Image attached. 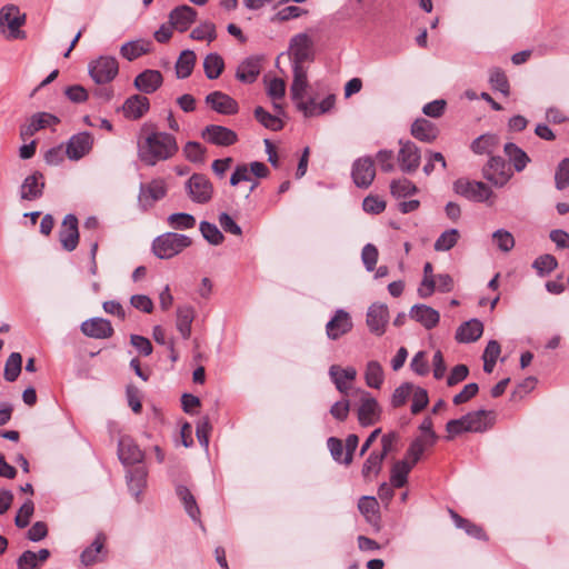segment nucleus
<instances>
[{
	"label": "nucleus",
	"mask_w": 569,
	"mask_h": 569,
	"mask_svg": "<svg viewBox=\"0 0 569 569\" xmlns=\"http://www.w3.org/2000/svg\"><path fill=\"white\" fill-rule=\"evenodd\" d=\"M142 130L144 137L138 144V157L144 164L153 167L177 153L178 143L172 134L157 131L153 126L148 124Z\"/></svg>",
	"instance_id": "1"
},
{
	"label": "nucleus",
	"mask_w": 569,
	"mask_h": 569,
	"mask_svg": "<svg viewBox=\"0 0 569 569\" xmlns=\"http://www.w3.org/2000/svg\"><path fill=\"white\" fill-rule=\"evenodd\" d=\"M495 412L491 410H477L465 415L459 419L447 422L448 439L462 432H485L493 425Z\"/></svg>",
	"instance_id": "2"
},
{
	"label": "nucleus",
	"mask_w": 569,
	"mask_h": 569,
	"mask_svg": "<svg viewBox=\"0 0 569 569\" xmlns=\"http://www.w3.org/2000/svg\"><path fill=\"white\" fill-rule=\"evenodd\" d=\"M191 243V239L186 234L166 232L153 240L152 251L159 259H170L190 247Z\"/></svg>",
	"instance_id": "3"
},
{
	"label": "nucleus",
	"mask_w": 569,
	"mask_h": 569,
	"mask_svg": "<svg viewBox=\"0 0 569 569\" xmlns=\"http://www.w3.org/2000/svg\"><path fill=\"white\" fill-rule=\"evenodd\" d=\"M26 16L20 13L17 6L9 4L0 10V30L8 39H24L26 33L20 28Z\"/></svg>",
	"instance_id": "4"
},
{
	"label": "nucleus",
	"mask_w": 569,
	"mask_h": 569,
	"mask_svg": "<svg viewBox=\"0 0 569 569\" xmlns=\"http://www.w3.org/2000/svg\"><path fill=\"white\" fill-rule=\"evenodd\" d=\"M288 54L292 66H303L313 60V41L305 32L293 36L289 43Z\"/></svg>",
	"instance_id": "5"
},
{
	"label": "nucleus",
	"mask_w": 569,
	"mask_h": 569,
	"mask_svg": "<svg viewBox=\"0 0 569 569\" xmlns=\"http://www.w3.org/2000/svg\"><path fill=\"white\" fill-rule=\"evenodd\" d=\"M88 71L96 83L104 84L116 78L119 66L116 58L102 56L89 63Z\"/></svg>",
	"instance_id": "6"
},
{
	"label": "nucleus",
	"mask_w": 569,
	"mask_h": 569,
	"mask_svg": "<svg viewBox=\"0 0 569 569\" xmlns=\"http://www.w3.org/2000/svg\"><path fill=\"white\" fill-rule=\"evenodd\" d=\"M483 177L495 187H503L513 176L512 170L500 156H490L482 169Z\"/></svg>",
	"instance_id": "7"
},
{
	"label": "nucleus",
	"mask_w": 569,
	"mask_h": 569,
	"mask_svg": "<svg viewBox=\"0 0 569 569\" xmlns=\"http://www.w3.org/2000/svg\"><path fill=\"white\" fill-rule=\"evenodd\" d=\"M186 190L191 201L207 203L213 194V186L202 173H193L186 182Z\"/></svg>",
	"instance_id": "8"
},
{
	"label": "nucleus",
	"mask_w": 569,
	"mask_h": 569,
	"mask_svg": "<svg viewBox=\"0 0 569 569\" xmlns=\"http://www.w3.org/2000/svg\"><path fill=\"white\" fill-rule=\"evenodd\" d=\"M355 392L360 395V406L357 410L359 423L362 427H368L378 422L381 415L378 401L365 390L357 389Z\"/></svg>",
	"instance_id": "9"
},
{
	"label": "nucleus",
	"mask_w": 569,
	"mask_h": 569,
	"mask_svg": "<svg viewBox=\"0 0 569 569\" xmlns=\"http://www.w3.org/2000/svg\"><path fill=\"white\" fill-rule=\"evenodd\" d=\"M453 189L458 194L477 202H483L492 196V190L485 182L463 178L455 182Z\"/></svg>",
	"instance_id": "10"
},
{
	"label": "nucleus",
	"mask_w": 569,
	"mask_h": 569,
	"mask_svg": "<svg viewBox=\"0 0 569 569\" xmlns=\"http://www.w3.org/2000/svg\"><path fill=\"white\" fill-rule=\"evenodd\" d=\"M167 194V184L163 179L157 178L148 183H141L138 201L143 210L151 208Z\"/></svg>",
	"instance_id": "11"
},
{
	"label": "nucleus",
	"mask_w": 569,
	"mask_h": 569,
	"mask_svg": "<svg viewBox=\"0 0 569 569\" xmlns=\"http://www.w3.org/2000/svg\"><path fill=\"white\" fill-rule=\"evenodd\" d=\"M351 177L358 188H369L376 177L373 159L369 156L358 158L352 164Z\"/></svg>",
	"instance_id": "12"
},
{
	"label": "nucleus",
	"mask_w": 569,
	"mask_h": 569,
	"mask_svg": "<svg viewBox=\"0 0 569 569\" xmlns=\"http://www.w3.org/2000/svg\"><path fill=\"white\" fill-rule=\"evenodd\" d=\"M400 149L398 151L397 160L400 170L405 173H413L420 166V150L412 141H399Z\"/></svg>",
	"instance_id": "13"
},
{
	"label": "nucleus",
	"mask_w": 569,
	"mask_h": 569,
	"mask_svg": "<svg viewBox=\"0 0 569 569\" xmlns=\"http://www.w3.org/2000/svg\"><path fill=\"white\" fill-rule=\"evenodd\" d=\"M93 146V137L90 132L83 131L73 134L67 142L66 154L70 160L78 161L87 156Z\"/></svg>",
	"instance_id": "14"
},
{
	"label": "nucleus",
	"mask_w": 569,
	"mask_h": 569,
	"mask_svg": "<svg viewBox=\"0 0 569 569\" xmlns=\"http://www.w3.org/2000/svg\"><path fill=\"white\" fill-rule=\"evenodd\" d=\"M353 323L351 316L343 309L335 311L331 319L326 325V333L330 340H338L352 330Z\"/></svg>",
	"instance_id": "15"
},
{
	"label": "nucleus",
	"mask_w": 569,
	"mask_h": 569,
	"mask_svg": "<svg viewBox=\"0 0 569 569\" xmlns=\"http://www.w3.org/2000/svg\"><path fill=\"white\" fill-rule=\"evenodd\" d=\"M389 321L388 307L385 303H372L367 311L366 323L371 333L382 336Z\"/></svg>",
	"instance_id": "16"
},
{
	"label": "nucleus",
	"mask_w": 569,
	"mask_h": 569,
	"mask_svg": "<svg viewBox=\"0 0 569 569\" xmlns=\"http://www.w3.org/2000/svg\"><path fill=\"white\" fill-rule=\"evenodd\" d=\"M44 187V176L40 171H34L22 181L20 198L28 201L37 200L42 197Z\"/></svg>",
	"instance_id": "17"
},
{
	"label": "nucleus",
	"mask_w": 569,
	"mask_h": 569,
	"mask_svg": "<svg viewBox=\"0 0 569 569\" xmlns=\"http://www.w3.org/2000/svg\"><path fill=\"white\" fill-rule=\"evenodd\" d=\"M202 138L212 144L228 147L237 141L238 136L227 127L210 124L202 131Z\"/></svg>",
	"instance_id": "18"
},
{
	"label": "nucleus",
	"mask_w": 569,
	"mask_h": 569,
	"mask_svg": "<svg viewBox=\"0 0 569 569\" xmlns=\"http://www.w3.org/2000/svg\"><path fill=\"white\" fill-rule=\"evenodd\" d=\"M60 242L67 251H73L79 242L78 219L74 214H67L59 232Z\"/></svg>",
	"instance_id": "19"
},
{
	"label": "nucleus",
	"mask_w": 569,
	"mask_h": 569,
	"mask_svg": "<svg viewBox=\"0 0 569 569\" xmlns=\"http://www.w3.org/2000/svg\"><path fill=\"white\" fill-rule=\"evenodd\" d=\"M84 336L93 339H107L113 335L111 322L103 318H91L81 323Z\"/></svg>",
	"instance_id": "20"
},
{
	"label": "nucleus",
	"mask_w": 569,
	"mask_h": 569,
	"mask_svg": "<svg viewBox=\"0 0 569 569\" xmlns=\"http://www.w3.org/2000/svg\"><path fill=\"white\" fill-rule=\"evenodd\" d=\"M197 18V11L187 6H179L174 8L169 14V22L173 29L179 32H184L194 22Z\"/></svg>",
	"instance_id": "21"
},
{
	"label": "nucleus",
	"mask_w": 569,
	"mask_h": 569,
	"mask_svg": "<svg viewBox=\"0 0 569 569\" xmlns=\"http://www.w3.org/2000/svg\"><path fill=\"white\" fill-rule=\"evenodd\" d=\"M118 456L126 466L139 463L143 460L144 453L130 438L123 437L119 440Z\"/></svg>",
	"instance_id": "22"
},
{
	"label": "nucleus",
	"mask_w": 569,
	"mask_h": 569,
	"mask_svg": "<svg viewBox=\"0 0 569 569\" xmlns=\"http://www.w3.org/2000/svg\"><path fill=\"white\" fill-rule=\"evenodd\" d=\"M162 82L163 77L160 71L147 69L136 77L133 84L139 91L150 94L157 91Z\"/></svg>",
	"instance_id": "23"
},
{
	"label": "nucleus",
	"mask_w": 569,
	"mask_h": 569,
	"mask_svg": "<svg viewBox=\"0 0 569 569\" xmlns=\"http://www.w3.org/2000/svg\"><path fill=\"white\" fill-rule=\"evenodd\" d=\"M206 102L210 104L214 111L221 114H234L238 112L237 101L221 91H213L209 93L206 98Z\"/></svg>",
	"instance_id": "24"
},
{
	"label": "nucleus",
	"mask_w": 569,
	"mask_h": 569,
	"mask_svg": "<svg viewBox=\"0 0 569 569\" xmlns=\"http://www.w3.org/2000/svg\"><path fill=\"white\" fill-rule=\"evenodd\" d=\"M409 315L428 330L435 328L440 320L439 312L427 305H415Z\"/></svg>",
	"instance_id": "25"
},
{
	"label": "nucleus",
	"mask_w": 569,
	"mask_h": 569,
	"mask_svg": "<svg viewBox=\"0 0 569 569\" xmlns=\"http://www.w3.org/2000/svg\"><path fill=\"white\" fill-rule=\"evenodd\" d=\"M150 108L149 99L144 96L133 94L129 97L122 107L123 113L129 119H140Z\"/></svg>",
	"instance_id": "26"
},
{
	"label": "nucleus",
	"mask_w": 569,
	"mask_h": 569,
	"mask_svg": "<svg viewBox=\"0 0 569 569\" xmlns=\"http://www.w3.org/2000/svg\"><path fill=\"white\" fill-rule=\"evenodd\" d=\"M483 332V325L478 319L463 322L456 332V339L462 343L477 341Z\"/></svg>",
	"instance_id": "27"
},
{
	"label": "nucleus",
	"mask_w": 569,
	"mask_h": 569,
	"mask_svg": "<svg viewBox=\"0 0 569 569\" xmlns=\"http://www.w3.org/2000/svg\"><path fill=\"white\" fill-rule=\"evenodd\" d=\"M196 311L190 305L179 306L177 308L176 327L183 339L191 336V325L194 320Z\"/></svg>",
	"instance_id": "28"
},
{
	"label": "nucleus",
	"mask_w": 569,
	"mask_h": 569,
	"mask_svg": "<svg viewBox=\"0 0 569 569\" xmlns=\"http://www.w3.org/2000/svg\"><path fill=\"white\" fill-rule=\"evenodd\" d=\"M293 79L290 86V94L292 100L306 97L309 87L307 68L305 66H292Z\"/></svg>",
	"instance_id": "29"
},
{
	"label": "nucleus",
	"mask_w": 569,
	"mask_h": 569,
	"mask_svg": "<svg viewBox=\"0 0 569 569\" xmlns=\"http://www.w3.org/2000/svg\"><path fill=\"white\" fill-rule=\"evenodd\" d=\"M260 73V60L250 57L242 61L236 72V78L244 83H252L257 80Z\"/></svg>",
	"instance_id": "30"
},
{
	"label": "nucleus",
	"mask_w": 569,
	"mask_h": 569,
	"mask_svg": "<svg viewBox=\"0 0 569 569\" xmlns=\"http://www.w3.org/2000/svg\"><path fill=\"white\" fill-rule=\"evenodd\" d=\"M411 134L420 141L432 142L438 136V130L429 120L418 119L411 126Z\"/></svg>",
	"instance_id": "31"
},
{
	"label": "nucleus",
	"mask_w": 569,
	"mask_h": 569,
	"mask_svg": "<svg viewBox=\"0 0 569 569\" xmlns=\"http://www.w3.org/2000/svg\"><path fill=\"white\" fill-rule=\"evenodd\" d=\"M147 470L143 467H137L128 470L127 482L130 492L138 499L147 485Z\"/></svg>",
	"instance_id": "32"
},
{
	"label": "nucleus",
	"mask_w": 569,
	"mask_h": 569,
	"mask_svg": "<svg viewBox=\"0 0 569 569\" xmlns=\"http://www.w3.org/2000/svg\"><path fill=\"white\" fill-rule=\"evenodd\" d=\"M503 151L517 172L523 171L527 164L530 162L529 156L512 142L506 143Z\"/></svg>",
	"instance_id": "33"
},
{
	"label": "nucleus",
	"mask_w": 569,
	"mask_h": 569,
	"mask_svg": "<svg viewBox=\"0 0 569 569\" xmlns=\"http://www.w3.org/2000/svg\"><path fill=\"white\" fill-rule=\"evenodd\" d=\"M151 42L148 40L139 39L126 42L120 48L121 56L128 61H133L137 58L150 51Z\"/></svg>",
	"instance_id": "34"
},
{
	"label": "nucleus",
	"mask_w": 569,
	"mask_h": 569,
	"mask_svg": "<svg viewBox=\"0 0 569 569\" xmlns=\"http://www.w3.org/2000/svg\"><path fill=\"white\" fill-rule=\"evenodd\" d=\"M176 493L179 497L180 501L182 502L184 510L189 515V517L194 521H200V510L197 505L196 498L191 493V491L187 487L178 485L176 487Z\"/></svg>",
	"instance_id": "35"
},
{
	"label": "nucleus",
	"mask_w": 569,
	"mask_h": 569,
	"mask_svg": "<svg viewBox=\"0 0 569 569\" xmlns=\"http://www.w3.org/2000/svg\"><path fill=\"white\" fill-rule=\"evenodd\" d=\"M104 541L106 536L99 532L92 543L82 551L80 559L84 566H91L100 560L99 555L103 550Z\"/></svg>",
	"instance_id": "36"
},
{
	"label": "nucleus",
	"mask_w": 569,
	"mask_h": 569,
	"mask_svg": "<svg viewBox=\"0 0 569 569\" xmlns=\"http://www.w3.org/2000/svg\"><path fill=\"white\" fill-rule=\"evenodd\" d=\"M412 463L403 459L397 461L391 468L390 482L395 488L403 487L408 481V475L412 469Z\"/></svg>",
	"instance_id": "37"
},
{
	"label": "nucleus",
	"mask_w": 569,
	"mask_h": 569,
	"mask_svg": "<svg viewBox=\"0 0 569 569\" xmlns=\"http://www.w3.org/2000/svg\"><path fill=\"white\" fill-rule=\"evenodd\" d=\"M383 380H385V373H383L382 366L376 360L369 361L366 365V370H365L366 385L369 388L380 389V387L383 383Z\"/></svg>",
	"instance_id": "38"
},
{
	"label": "nucleus",
	"mask_w": 569,
	"mask_h": 569,
	"mask_svg": "<svg viewBox=\"0 0 569 569\" xmlns=\"http://www.w3.org/2000/svg\"><path fill=\"white\" fill-rule=\"evenodd\" d=\"M499 144V138L496 134L486 133L475 139L470 146L477 154H491Z\"/></svg>",
	"instance_id": "39"
},
{
	"label": "nucleus",
	"mask_w": 569,
	"mask_h": 569,
	"mask_svg": "<svg viewBox=\"0 0 569 569\" xmlns=\"http://www.w3.org/2000/svg\"><path fill=\"white\" fill-rule=\"evenodd\" d=\"M196 63V54L191 50L181 52L176 63V73L179 79L188 78L193 70Z\"/></svg>",
	"instance_id": "40"
},
{
	"label": "nucleus",
	"mask_w": 569,
	"mask_h": 569,
	"mask_svg": "<svg viewBox=\"0 0 569 569\" xmlns=\"http://www.w3.org/2000/svg\"><path fill=\"white\" fill-rule=\"evenodd\" d=\"M224 61L218 53H209L203 60V70L208 79H217L223 71Z\"/></svg>",
	"instance_id": "41"
},
{
	"label": "nucleus",
	"mask_w": 569,
	"mask_h": 569,
	"mask_svg": "<svg viewBox=\"0 0 569 569\" xmlns=\"http://www.w3.org/2000/svg\"><path fill=\"white\" fill-rule=\"evenodd\" d=\"M251 171L250 169H248V167L246 164H239L236 167L233 173L231 174V178H230V183L231 186H237L239 184L241 181H248V182H251L250 187L248 188V191L246 193V197L248 198L250 196V193L256 189V187L258 186V181H256L254 179H252L251 177Z\"/></svg>",
	"instance_id": "42"
},
{
	"label": "nucleus",
	"mask_w": 569,
	"mask_h": 569,
	"mask_svg": "<svg viewBox=\"0 0 569 569\" xmlns=\"http://www.w3.org/2000/svg\"><path fill=\"white\" fill-rule=\"evenodd\" d=\"M22 357L19 352H12L6 361L4 379L9 382L17 380L21 372Z\"/></svg>",
	"instance_id": "43"
},
{
	"label": "nucleus",
	"mask_w": 569,
	"mask_h": 569,
	"mask_svg": "<svg viewBox=\"0 0 569 569\" xmlns=\"http://www.w3.org/2000/svg\"><path fill=\"white\" fill-rule=\"evenodd\" d=\"M385 460L383 455H380L377 451H372L368 458L366 459L362 466V476L365 478H371L372 476H377L382 467V462Z\"/></svg>",
	"instance_id": "44"
},
{
	"label": "nucleus",
	"mask_w": 569,
	"mask_h": 569,
	"mask_svg": "<svg viewBox=\"0 0 569 569\" xmlns=\"http://www.w3.org/2000/svg\"><path fill=\"white\" fill-rule=\"evenodd\" d=\"M391 194L398 199L409 197L417 192V187L408 179L392 180L390 183Z\"/></svg>",
	"instance_id": "45"
},
{
	"label": "nucleus",
	"mask_w": 569,
	"mask_h": 569,
	"mask_svg": "<svg viewBox=\"0 0 569 569\" xmlns=\"http://www.w3.org/2000/svg\"><path fill=\"white\" fill-rule=\"evenodd\" d=\"M267 93H268V96L273 101L282 99L284 97V93H286V82H284V80L280 79V78L272 79L268 83ZM273 107L278 111V113H282L283 112L282 107L279 103L273 102Z\"/></svg>",
	"instance_id": "46"
},
{
	"label": "nucleus",
	"mask_w": 569,
	"mask_h": 569,
	"mask_svg": "<svg viewBox=\"0 0 569 569\" xmlns=\"http://www.w3.org/2000/svg\"><path fill=\"white\" fill-rule=\"evenodd\" d=\"M378 507V501L372 496H362L358 502V509L360 513L369 522H372L377 519Z\"/></svg>",
	"instance_id": "47"
},
{
	"label": "nucleus",
	"mask_w": 569,
	"mask_h": 569,
	"mask_svg": "<svg viewBox=\"0 0 569 569\" xmlns=\"http://www.w3.org/2000/svg\"><path fill=\"white\" fill-rule=\"evenodd\" d=\"M433 445H429L428 440L425 438L417 437L409 446L407 450L406 459H410L409 463L415 466L422 457L423 452L432 447Z\"/></svg>",
	"instance_id": "48"
},
{
	"label": "nucleus",
	"mask_w": 569,
	"mask_h": 569,
	"mask_svg": "<svg viewBox=\"0 0 569 569\" xmlns=\"http://www.w3.org/2000/svg\"><path fill=\"white\" fill-rule=\"evenodd\" d=\"M167 221L172 229L177 230H187L196 226V218L186 212L172 213L168 217Z\"/></svg>",
	"instance_id": "49"
},
{
	"label": "nucleus",
	"mask_w": 569,
	"mask_h": 569,
	"mask_svg": "<svg viewBox=\"0 0 569 569\" xmlns=\"http://www.w3.org/2000/svg\"><path fill=\"white\" fill-rule=\"evenodd\" d=\"M254 117L267 129L279 131L283 127L282 121L277 116L269 113L262 107L254 109Z\"/></svg>",
	"instance_id": "50"
},
{
	"label": "nucleus",
	"mask_w": 569,
	"mask_h": 569,
	"mask_svg": "<svg viewBox=\"0 0 569 569\" xmlns=\"http://www.w3.org/2000/svg\"><path fill=\"white\" fill-rule=\"evenodd\" d=\"M460 233L457 229H448L445 232L440 234V237L435 242V250L436 251H448L451 248H453L458 240H459Z\"/></svg>",
	"instance_id": "51"
},
{
	"label": "nucleus",
	"mask_w": 569,
	"mask_h": 569,
	"mask_svg": "<svg viewBox=\"0 0 569 569\" xmlns=\"http://www.w3.org/2000/svg\"><path fill=\"white\" fill-rule=\"evenodd\" d=\"M199 230L202 234V237L213 246L220 244L224 237L222 232L218 229V227L213 223H210L208 221H201L199 224Z\"/></svg>",
	"instance_id": "52"
},
{
	"label": "nucleus",
	"mask_w": 569,
	"mask_h": 569,
	"mask_svg": "<svg viewBox=\"0 0 569 569\" xmlns=\"http://www.w3.org/2000/svg\"><path fill=\"white\" fill-rule=\"evenodd\" d=\"M539 276L549 274L558 267V261L552 254L539 256L532 263Z\"/></svg>",
	"instance_id": "53"
},
{
	"label": "nucleus",
	"mask_w": 569,
	"mask_h": 569,
	"mask_svg": "<svg viewBox=\"0 0 569 569\" xmlns=\"http://www.w3.org/2000/svg\"><path fill=\"white\" fill-rule=\"evenodd\" d=\"M492 240L497 248L502 252H509L515 247L513 236L505 229H498L492 233Z\"/></svg>",
	"instance_id": "54"
},
{
	"label": "nucleus",
	"mask_w": 569,
	"mask_h": 569,
	"mask_svg": "<svg viewBox=\"0 0 569 569\" xmlns=\"http://www.w3.org/2000/svg\"><path fill=\"white\" fill-rule=\"evenodd\" d=\"M555 184L558 190L569 187V158L559 162L555 173Z\"/></svg>",
	"instance_id": "55"
},
{
	"label": "nucleus",
	"mask_w": 569,
	"mask_h": 569,
	"mask_svg": "<svg viewBox=\"0 0 569 569\" xmlns=\"http://www.w3.org/2000/svg\"><path fill=\"white\" fill-rule=\"evenodd\" d=\"M206 149L196 141H189L183 147L184 157L191 162H203Z\"/></svg>",
	"instance_id": "56"
},
{
	"label": "nucleus",
	"mask_w": 569,
	"mask_h": 569,
	"mask_svg": "<svg viewBox=\"0 0 569 569\" xmlns=\"http://www.w3.org/2000/svg\"><path fill=\"white\" fill-rule=\"evenodd\" d=\"M489 81L495 90L500 91L505 96L509 94V82L503 71L500 69L491 70Z\"/></svg>",
	"instance_id": "57"
},
{
	"label": "nucleus",
	"mask_w": 569,
	"mask_h": 569,
	"mask_svg": "<svg viewBox=\"0 0 569 569\" xmlns=\"http://www.w3.org/2000/svg\"><path fill=\"white\" fill-rule=\"evenodd\" d=\"M34 511V503L32 500L28 499L19 509L14 523L18 528H26L29 522L30 518L33 515Z\"/></svg>",
	"instance_id": "58"
},
{
	"label": "nucleus",
	"mask_w": 569,
	"mask_h": 569,
	"mask_svg": "<svg viewBox=\"0 0 569 569\" xmlns=\"http://www.w3.org/2000/svg\"><path fill=\"white\" fill-rule=\"evenodd\" d=\"M413 391V385L410 382H405L401 386H399L391 398V405L393 407H401L406 403L408 398L411 396Z\"/></svg>",
	"instance_id": "59"
},
{
	"label": "nucleus",
	"mask_w": 569,
	"mask_h": 569,
	"mask_svg": "<svg viewBox=\"0 0 569 569\" xmlns=\"http://www.w3.org/2000/svg\"><path fill=\"white\" fill-rule=\"evenodd\" d=\"M190 37L194 40L212 41L216 38V27L211 22H204L191 31Z\"/></svg>",
	"instance_id": "60"
},
{
	"label": "nucleus",
	"mask_w": 569,
	"mask_h": 569,
	"mask_svg": "<svg viewBox=\"0 0 569 569\" xmlns=\"http://www.w3.org/2000/svg\"><path fill=\"white\" fill-rule=\"evenodd\" d=\"M378 249L372 243H367L362 248L361 259L367 271H373L378 261Z\"/></svg>",
	"instance_id": "61"
},
{
	"label": "nucleus",
	"mask_w": 569,
	"mask_h": 569,
	"mask_svg": "<svg viewBox=\"0 0 569 569\" xmlns=\"http://www.w3.org/2000/svg\"><path fill=\"white\" fill-rule=\"evenodd\" d=\"M329 376L332 382L335 383L337 390L343 396H348L350 391V386L347 383L348 380L340 376V366L332 365L329 368Z\"/></svg>",
	"instance_id": "62"
},
{
	"label": "nucleus",
	"mask_w": 569,
	"mask_h": 569,
	"mask_svg": "<svg viewBox=\"0 0 569 569\" xmlns=\"http://www.w3.org/2000/svg\"><path fill=\"white\" fill-rule=\"evenodd\" d=\"M411 412H420L428 405V393L425 389L413 386Z\"/></svg>",
	"instance_id": "63"
},
{
	"label": "nucleus",
	"mask_w": 569,
	"mask_h": 569,
	"mask_svg": "<svg viewBox=\"0 0 569 569\" xmlns=\"http://www.w3.org/2000/svg\"><path fill=\"white\" fill-rule=\"evenodd\" d=\"M130 343L136 348V350L143 357H148L152 353V345L150 340L143 336L131 335Z\"/></svg>",
	"instance_id": "64"
}]
</instances>
